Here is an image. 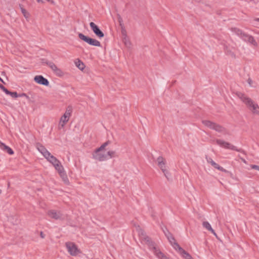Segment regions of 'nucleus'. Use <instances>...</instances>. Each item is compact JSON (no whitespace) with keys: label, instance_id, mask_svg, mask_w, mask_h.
<instances>
[{"label":"nucleus","instance_id":"nucleus-10","mask_svg":"<svg viewBox=\"0 0 259 259\" xmlns=\"http://www.w3.org/2000/svg\"><path fill=\"white\" fill-rule=\"evenodd\" d=\"M48 215L49 217L55 220H64L63 215L60 211L50 210L48 211Z\"/></svg>","mask_w":259,"mask_h":259},{"label":"nucleus","instance_id":"nucleus-26","mask_svg":"<svg viewBox=\"0 0 259 259\" xmlns=\"http://www.w3.org/2000/svg\"><path fill=\"white\" fill-rule=\"evenodd\" d=\"M72 112V107L70 106H69L66 108V111H65V113L63 114V115H64L66 117H67L69 118Z\"/></svg>","mask_w":259,"mask_h":259},{"label":"nucleus","instance_id":"nucleus-38","mask_svg":"<svg viewBox=\"0 0 259 259\" xmlns=\"http://www.w3.org/2000/svg\"><path fill=\"white\" fill-rule=\"evenodd\" d=\"M218 165L219 164L215 163V162H213L212 164V166H213L215 168H216Z\"/></svg>","mask_w":259,"mask_h":259},{"label":"nucleus","instance_id":"nucleus-28","mask_svg":"<svg viewBox=\"0 0 259 259\" xmlns=\"http://www.w3.org/2000/svg\"><path fill=\"white\" fill-rule=\"evenodd\" d=\"M107 155H108L110 158L118 156L115 151H109L107 152Z\"/></svg>","mask_w":259,"mask_h":259},{"label":"nucleus","instance_id":"nucleus-46","mask_svg":"<svg viewBox=\"0 0 259 259\" xmlns=\"http://www.w3.org/2000/svg\"><path fill=\"white\" fill-rule=\"evenodd\" d=\"M193 1L195 2H199L201 1V0H193Z\"/></svg>","mask_w":259,"mask_h":259},{"label":"nucleus","instance_id":"nucleus-6","mask_svg":"<svg viewBox=\"0 0 259 259\" xmlns=\"http://www.w3.org/2000/svg\"><path fill=\"white\" fill-rule=\"evenodd\" d=\"M216 143L218 145H220V146L227 148L231 149L233 150L237 151L240 152L244 153V151L242 150L241 149H237L235 146L234 145L231 144L230 143L225 142L224 141L220 140V139H217L216 140Z\"/></svg>","mask_w":259,"mask_h":259},{"label":"nucleus","instance_id":"nucleus-37","mask_svg":"<svg viewBox=\"0 0 259 259\" xmlns=\"http://www.w3.org/2000/svg\"><path fill=\"white\" fill-rule=\"evenodd\" d=\"M247 82L248 83V84L251 86L252 85V80L250 79V78H248V80H247Z\"/></svg>","mask_w":259,"mask_h":259},{"label":"nucleus","instance_id":"nucleus-14","mask_svg":"<svg viewBox=\"0 0 259 259\" xmlns=\"http://www.w3.org/2000/svg\"><path fill=\"white\" fill-rule=\"evenodd\" d=\"M34 80L39 84L46 86H48L49 84V82L48 79L42 75H36L34 78Z\"/></svg>","mask_w":259,"mask_h":259},{"label":"nucleus","instance_id":"nucleus-19","mask_svg":"<svg viewBox=\"0 0 259 259\" xmlns=\"http://www.w3.org/2000/svg\"><path fill=\"white\" fill-rule=\"evenodd\" d=\"M46 159L51 162L54 166L56 165V164H58L60 162L56 157H55L53 155L50 154V156L47 157Z\"/></svg>","mask_w":259,"mask_h":259},{"label":"nucleus","instance_id":"nucleus-32","mask_svg":"<svg viewBox=\"0 0 259 259\" xmlns=\"http://www.w3.org/2000/svg\"><path fill=\"white\" fill-rule=\"evenodd\" d=\"M21 54H22L21 52H17V61L19 62H21V60H24V59H23L22 56L21 55Z\"/></svg>","mask_w":259,"mask_h":259},{"label":"nucleus","instance_id":"nucleus-29","mask_svg":"<svg viewBox=\"0 0 259 259\" xmlns=\"http://www.w3.org/2000/svg\"><path fill=\"white\" fill-rule=\"evenodd\" d=\"M110 143L109 141H108L102 144L99 148H97V151H102L105 149V148Z\"/></svg>","mask_w":259,"mask_h":259},{"label":"nucleus","instance_id":"nucleus-44","mask_svg":"<svg viewBox=\"0 0 259 259\" xmlns=\"http://www.w3.org/2000/svg\"><path fill=\"white\" fill-rule=\"evenodd\" d=\"M255 21L259 22V18H255L254 19Z\"/></svg>","mask_w":259,"mask_h":259},{"label":"nucleus","instance_id":"nucleus-18","mask_svg":"<svg viewBox=\"0 0 259 259\" xmlns=\"http://www.w3.org/2000/svg\"><path fill=\"white\" fill-rule=\"evenodd\" d=\"M0 148L3 150L5 151L7 153H8L9 154L12 155V154H14V152L12 150V149L11 148H10L9 147L6 146L5 144L2 143L1 141H0Z\"/></svg>","mask_w":259,"mask_h":259},{"label":"nucleus","instance_id":"nucleus-50","mask_svg":"<svg viewBox=\"0 0 259 259\" xmlns=\"http://www.w3.org/2000/svg\"><path fill=\"white\" fill-rule=\"evenodd\" d=\"M2 193V190L0 189V194H1Z\"/></svg>","mask_w":259,"mask_h":259},{"label":"nucleus","instance_id":"nucleus-16","mask_svg":"<svg viewBox=\"0 0 259 259\" xmlns=\"http://www.w3.org/2000/svg\"><path fill=\"white\" fill-rule=\"evenodd\" d=\"M177 250L179 251V253L185 259L193 258L191 255L188 252L183 249L181 247H179Z\"/></svg>","mask_w":259,"mask_h":259},{"label":"nucleus","instance_id":"nucleus-13","mask_svg":"<svg viewBox=\"0 0 259 259\" xmlns=\"http://www.w3.org/2000/svg\"><path fill=\"white\" fill-rule=\"evenodd\" d=\"M48 66L54 72L56 75L62 76L64 75L63 72L53 62L48 63Z\"/></svg>","mask_w":259,"mask_h":259},{"label":"nucleus","instance_id":"nucleus-48","mask_svg":"<svg viewBox=\"0 0 259 259\" xmlns=\"http://www.w3.org/2000/svg\"><path fill=\"white\" fill-rule=\"evenodd\" d=\"M166 230H167L166 229H165V230H163V233H164V232H166Z\"/></svg>","mask_w":259,"mask_h":259},{"label":"nucleus","instance_id":"nucleus-24","mask_svg":"<svg viewBox=\"0 0 259 259\" xmlns=\"http://www.w3.org/2000/svg\"><path fill=\"white\" fill-rule=\"evenodd\" d=\"M54 167L55 169L58 171L59 175L61 174L62 173L65 171L64 170V168L60 162H59L58 164H56Z\"/></svg>","mask_w":259,"mask_h":259},{"label":"nucleus","instance_id":"nucleus-45","mask_svg":"<svg viewBox=\"0 0 259 259\" xmlns=\"http://www.w3.org/2000/svg\"><path fill=\"white\" fill-rule=\"evenodd\" d=\"M241 160H242V161L243 162L246 163V161H245V159H243V158H241Z\"/></svg>","mask_w":259,"mask_h":259},{"label":"nucleus","instance_id":"nucleus-36","mask_svg":"<svg viewBox=\"0 0 259 259\" xmlns=\"http://www.w3.org/2000/svg\"><path fill=\"white\" fill-rule=\"evenodd\" d=\"M22 96L25 97L27 99H28V97L25 94H19V95L17 94V98L19 97H22Z\"/></svg>","mask_w":259,"mask_h":259},{"label":"nucleus","instance_id":"nucleus-25","mask_svg":"<svg viewBox=\"0 0 259 259\" xmlns=\"http://www.w3.org/2000/svg\"><path fill=\"white\" fill-rule=\"evenodd\" d=\"M60 176L65 184L68 185L69 184V180L65 171L60 174Z\"/></svg>","mask_w":259,"mask_h":259},{"label":"nucleus","instance_id":"nucleus-5","mask_svg":"<svg viewBox=\"0 0 259 259\" xmlns=\"http://www.w3.org/2000/svg\"><path fill=\"white\" fill-rule=\"evenodd\" d=\"M78 37L80 39L91 46L95 47H101V46L100 42L98 40L87 36L81 33H78Z\"/></svg>","mask_w":259,"mask_h":259},{"label":"nucleus","instance_id":"nucleus-31","mask_svg":"<svg viewBox=\"0 0 259 259\" xmlns=\"http://www.w3.org/2000/svg\"><path fill=\"white\" fill-rule=\"evenodd\" d=\"M117 19L120 26L122 27L123 26H124L122 19L120 15L119 14L117 15Z\"/></svg>","mask_w":259,"mask_h":259},{"label":"nucleus","instance_id":"nucleus-12","mask_svg":"<svg viewBox=\"0 0 259 259\" xmlns=\"http://www.w3.org/2000/svg\"><path fill=\"white\" fill-rule=\"evenodd\" d=\"M101 151H97V149L95 151L93 156V158L100 161H104L107 159V155L104 153H101Z\"/></svg>","mask_w":259,"mask_h":259},{"label":"nucleus","instance_id":"nucleus-51","mask_svg":"<svg viewBox=\"0 0 259 259\" xmlns=\"http://www.w3.org/2000/svg\"><path fill=\"white\" fill-rule=\"evenodd\" d=\"M192 259H193V258H192Z\"/></svg>","mask_w":259,"mask_h":259},{"label":"nucleus","instance_id":"nucleus-30","mask_svg":"<svg viewBox=\"0 0 259 259\" xmlns=\"http://www.w3.org/2000/svg\"><path fill=\"white\" fill-rule=\"evenodd\" d=\"M121 27V34H122V37H126L127 36L126 31L125 30L124 26H123L122 27Z\"/></svg>","mask_w":259,"mask_h":259},{"label":"nucleus","instance_id":"nucleus-11","mask_svg":"<svg viewBox=\"0 0 259 259\" xmlns=\"http://www.w3.org/2000/svg\"><path fill=\"white\" fill-rule=\"evenodd\" d=\"M90 26L94 32V33L99 38H102L104 36V33L99 29L98 26L95 24L94 22H91L90 23Z\"/></svg>","mask_w":259,"mask_h":259},{"label":"nucleus","instance_id":"nucleus-27","mask_svg":"<svg viewBox=\"0 0 259 259\" xmlns=\"http://www.w3.org/2000/svg\"><path fill=\"white\" fill-rule=\"evenodd\" d=\"M122 41L124 44L125 46L126 47H127V48L130 47L131 44V42H130L127 36L126 37H122Z\"/></svg>","mask_w":259,"mask_h":259},{"label":"nucleus","instance_id":"nucleus-33","mask_svg":"<svg viewBox=\"0 0 259 259\" xmlns=\"http://www.w3.org/2000/svg\"><path fill=\"white\" fill-rule=\"evenodd\" d=\"M216 168L221 171H223V172H227V170L225 169H224L223 167L220 166L219 165L218 166V167Z\"/></svg>","mask_w":259,"mask_h":259},{"label":"nucleus","instance_id":"nucleus-47","mask_svg":"<svg viewBox=\"0 0 259 259\" xmlns=\"http://www.w3.org/2000/svg\"><path fill=\"white\" fill-rule=\"evenodd\" d=\"M47 1L48 2H52V3H53V1L52 0H47Z\"/></svg>","mask_w":259,"mask_h":259},{"label":"nucleus","instance_id":"nucleus-9","mask_svg":"<svg viewBox=\"0 0 259 259\" xmlns=\"http://www.w3.org/2000/svg\"><path fill=\"white\" fill-rule=\"evenodd\" d=\"M164 235L166 237L167 239L169 241L170 244L173 246V247L177 250L179 247L181 246L178 244V243L176 242L174 237L172 235L171 233H170L168 230H166V232H164Z\"/></svg>","mask_w":259,"mask_h":259},{"label":"nucleus","instance_id":"nucleus-15","mask_svg":"<svg viewBox=\"0 0 259 259\" xmlns=\"http://www.w3.org/2000/svg\"><path fill=\"white\" fill-rule=\"evenodd\" d=\"M37 149L38 150L44 155L46 158L47 157L50 156L51 153L49 152L46 148L40 144H37L36 145Z\"/></svg>","mask_w":259,"mask_h":259},{"label":"nucleus","instance_id":"nucleus-22","mask_svg":"<svg viewBox=\"0 0 259 259\" xmlns=\"http://www.w3.org/2000/svg\"><path fill=\"white\" fill-rule=\"evenodd\" d=\"M75 64L76 67H77L81 70H83L85 67V65H84L83 62L78 59L75 60Z\"/></svg>","mask_w":259,"mask_h":259},{"label":"nucleus","instance_id":"nucleus-23","mask_svg":"<svg viewBox=\"0 0 259 259\" xmlns=\"http://www.w3.org/2000/svg\"><path fill=\"white\" fill-rule=\"evenodd\" d=\"M19 7L20 8L21 11L22 13L23 14L24 17L28 20L30 17L29 13L24 9L22 7V6L21 5H19Z\"/></svg>","mask_w":259,"mask_h":259},{"label":"nucleus","instance_id":"nucleus-42","mask_svg":"<svg viewBox=\"0 0 259 259\" xmlns=\"http://www.w3.org/2000/svg\"><path fill=\"white\" fill-rule=\"evenodd\" d=\"M250 1L253 2L254 3H256L258 2L257 0H250Z\"/></svg>","mask_w":259,"mask_h":259},{"label":"nucleus","instance_id":"nucleus-21","mask_svg":"<svg viewBox=\"0 0 259 259\" xmlns=\"http://www.w3.org/2000/svg\"><path fill=\"white\" fill-rule=\"evenodd\" d=\"M69 119V118L68 117L63 115L60 120V125H61L62 127H63L64 125L68 121Z\"/></svg>","mask_w":259,"mask_h":259},{"label":"nucleus","instance_id":"nucleus-43","mask_svg":"<svg viewBox=\"0 0 259 259\" xmlns=\"http://www.w3.org/2000/svg\"><path fill=\"white\" fill-rule=\"evenodd\" d=\"M37 2L38 3H42L43 2L42 0H37Z\"/></svg>","mask_w":259,"mask_h":259},{"label":"nucleus","instance_id":"nucleus-1","mask_svg":"<svg viewBox=\"0 0 259 259\" xmlns=\"http://www.w3.org/2000/svg\"><path fill=\"white\" fill-rule=\"evenodd\" d=\"M236 95L247 106L253 114L259 115V106L244 94L237 92Z\"/></svg>","mask_w":259,"mask_h":259},{"label":"nucleus","instance_id":"nucleus-40","mask_svg":"<svg viewBox=\"0 0 259 259\" xmlns=\"http://www.w3.org/2000/svg\"><path fill=\"white\" fill-rule=\"evenodd\" d=\"M40 237L42 238H45V234L43 233L42 232H40Z\"/></svg>","mask_w":259,"mask_h":259},{"label":"nucleus","instance_id":"nucleus-7","mask_svg":"<svg viewBox=\"0 0 259 259\" xmlns=\"http://www.w3.org/2000/svg\"><path fill=\"white\" fill-rule=\"evenodd\" d=\"M157 164L159 168L163 172L165 177L168 179V176L169 173L166 168V162L164 158L162 156H159L157 159Z\"/></svg>","mask_w":259,"mask_h":259},{"label":"nucleus","instance_id":"nucleus-39","mask_svg":"<svg viewBox=\"0 0 259 259\" xmlns=\"http://www.w3.org/2000/svg\"><path fill=\"white\" fill-rule=\"evenodd\" d=\"M207 161H208V162L210 163L211 165L212 164V163H213V162H214V161H213V160H212V159H211V158H209L208 160H207Z\"/></svg>","mask_w":259,"mask_h":259},{"label":"nucleus","instance_id":"nucleus-49","mask_svg":"<svg viewBox=\"0 0 259 259\" xmlns=\"http://www.w3.org/2000/svg\"><path fill=\"white\" fill-rule=\"evenodd\" d=\"M138 228H140V226H138ZM140 229H141L139 228L138 232L139 231Z\"/></svg>","mask_w":259,"mask_h":259},{"label":"nucleus","instance_id":"nucleus-17","mask_svg":"<svg viewBox=\"0 0 259 259\" xmlns=\"http://www.w3.org/2000/svg\"><path fill=\"white\" fill-rule=\"evenodd\" d=\"M202 226L204 228H205L208 231L211 232L217 238H218L217 235L214 232V230L212 228L210 224L207 222L204 221L202 223Z\"/></svg>","mask_w":259,"mask_h":259},{"label":"nucleus","instance_id":"nucleus-41","mask_svg":"<svg viewBox=\"0 0 259 259\" xmlns=\"http://www.w3.org/2000/svg\"><path fill=\"white\" fill-rule=\"evenodd\" d=\"M0 81H1L4 83H6L5 81L1 77H0Z\"/></svg>","mask_w":259,"mask_h":259},{"label":"nucleus","instance_id":"nucleus-2","mask_svg":"<svg viewBox=\"0 0 259 259\" xmlns=\"http://www.w3.org/2000/svg\"><path fill=\"white\" fill-rule=\"evenodd\" d=\"M231 30L236 35L240 37L244 41L248 42L254 46H257L256 41L252 36L245 33L242 30L236 27L232 28Z\"/></svg>","mask_w":259,"mask_h":259},{"label":"nucleus","instance_id":"nucleus-4","mask_svg":"<svg viewBox=\"0 0 259 259\" xmlns=\"http://www.w3.org/2000/svg\"><path fill=\"white\" fill-rule=\"evenodd\" d=\"M202 122L205 126L210 128V129L215 130L218 132L223 133L225 131L224 127L210 120H203L202 121Z\"/></svg>","mask_w":259,"mask_h":259},{"label":"nucleus","instance_id":"nucleus-3","mask_svg":"<svg viewBox=\"0 0 259 259\" xmlns=\"http://www.w3.org/2000/svg\"><path fill=\"white\" fill-rule=\"evenodd\" d=\"M139 235L142 241L147 244L150 249H152L155 253L156 252V250L158 249L155 247L154 243L151 240V238L147 236L145 232L142 229H140L139 231Z\"/></svg>","mask_w":259,"mask_h":259},{"label":"nucleus","instance_id":"nucleus-8","mask_svg":"<svg viewBox=\"0 0 259 259\" xmlns=\"http://www.w3.org/2000/svg\"><path fill=\"white\" fill-rule=\"evenodd\" d=\"M65 245L68 251L71 255L75 256L80 252L77 246L74 243L67 242L66 243Z\"/></svg>","mask_w":259,"mask_h":259},{"label":"nucleus","instance_id":"nucleus-35","mask_svg":"<svg viewBox=\"0 0 259 259\" xmlns=\"http://www.w3.org/2000/svg\"><path fill=\"white\" fill-rule=\"evenodd\" d=\"M250 167L252 169H254L259 171V166L258 165L252 164L250 165Z\"/></svg>","mask_w":259,"mask_h":259},{"label":"nucleus","instance_id":"nucleus-20","mask_svg":"<svg viewBox=\"0 0 259 259\" xmlns=\"http://www.w3.org/2000/svg\"><path fill=\"white\" fill-rule=\"evenodd\" d=\"M0 89H1L6 94L10 95L13 98H16V92H11L5 88L3 85L0 84Z\"/></svg>","mask_w":259,"mask_h":259},{"label":"nucleus","instance_id":"nucleus-34","mask_svg":"<svg viewBox=\"0 0 259 259\" xmlns=\"http://www.w3.org/2000/svg\"><path fill=\"white\" fill-rule=\"evenodd\" d=\"M51 61H48L47 60L45 59H41V63L44 64H46L48 65V63H51Z\"/></svg>","mask_w":259,"mask_h":259}]
</instances>
